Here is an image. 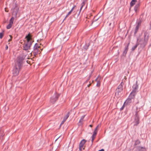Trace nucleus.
<instances>
[{
  "mask_svg": "<svg viewBox=\"0 0 151 151\" xmlns=\"http://www.w3.org/2000/svg\"><path fill=\"white\" fill-rule=\"evenodd\" d=\"M150 35V32L148 30H146L144 32L143 37L144 39L139 41V44L141 47H144L147 45L149 39Z\"/></svg>",
  "mask_w": 151,
  "mask_h": 151,
  "instance_id": "1",
  "label": "nucleus"
},
{
  "mask_svg": "<svg viewBox=\"0 0 151 151\" xmlns=\"http://www.w3.org/2000/svg\"><path fill=\"white\" fill-rule=\"evenodd\" d=\"M26 55H21L17 58V62L19 69H20L23 65V61L25 58Z\"/></svg>",
  "mask_w": 151,
  "mask_h": 151,
  "instance_id": "2",
  "label": "nucleus"
},
{
  "mask_svg": "<svg viewBox=\"0 0 151 151\" xmlns=\"http://www.w3.org/2000/svg\"><path fill=\"white\" fill-rule=\"evenodd\" d=\"M139 111H136L134 114V126H137L139 123V115L138 114Z\"/></svg>",
  "mask_w": 151,
  "mask_h": 151,
  "instance_id": "3",
  "label": "nucleus"
},
{
  "mask_svg": "<svg viewBox=\"0 0 151 151\" xmlns=\"http://www.w3.org/2000/svg\"><path fill=\"white\" fill-rule=\"evenodd\" d=\"M19 8L17 6V4H15L14 7L13 8L12 15L15 17H16L17 13L18 12Z\"/></svg>",
  "mask_w": 151,
  "mask_h": 151,
  "instance_id": "4",
  "label": "nucleus"
},
{
  "mask_svg": "<svg viewBox=\"0 0 151 151\" xmlns=\"http://www.w3.org/2000/svg\"><path fill=\"white\" fill-rule=\"evenodd\" d=\"M60 95L59 94H57L56 93H55L54 95L50 98V102L54 103L57 100Z\"/></svg>",
  "mask_w": 151,
  "mask_h": 151,
  "instance_id": "5",
  "label": "nucleus"
},
{
  "mask_svg": "<svg viewBox=\"0 0 151 151\" xmlns=\"http://www.w3.org/2000/svg\"><path fill=\"white\" fill-rule=\"evenodd\" d=\"M129 42L128 44L125 45L124 47V50L123 52L122 56L125 57L126 56V54L127 53V51L129 49Z\"/></svg>",
  "mask_w": 151,
  "mask_h": 151,
  "instance_id": "6",
  "label": "nucleus"
},
{
  "mask_svg": "<svg viewBox=\"0 0 151 151\" xmlns=\"http://www.w3.org/2000/svg\"><path fill=\"white\" fill-rule=\"evenodd\" d=\"M132 88V90L131 92L137 93V92L138 91V85L137 84V81H136V83L133 85Z\"/></svg>",
  "mask_w": 151,
  "mask_h": 151,
  "instance_id": "7",
  "label": "nucleus"
},
{
  "mask_svg": "<svg viewBox=\"0 0 151 151\" xmlns=\"http://www.w3.org/2000/svg\"><path fill=\"white\" fill-rule=\"evenodd\" d=\"M19 69V68L18 69L16 65L14 66L13 69V74L14 76H16L18 74Z\"/></svg>",
  "mask_w": 151,
  "mask_h": 151,
  "instance_id": "8",
  "label": "nucleus"
},
{
  "mask_svg": "<svg viewBox=\"0 0 151 151\" xmlns=\"http://www.w3.org/2000/svg\"><path fill=\"white\" fill-rule=\"evenodd\" d=\"M32 44L27 43H24V45L23 46V50L25 51H27L30 49Z\"/></svg>",
  "mask_w": 151,
  "mask_h": 151,
  "instance_id": "9",
  "label": "nucleus"
},
{
  "mask_svg": "<svg viewBox=\"0 0 151 151\" xmlns=\"http://www.w3.org/2000/svg\"><path fill=\"white\" fill-rule=\"evenodd\" d=\"M140 0L138 1V3L134 7V9L136 13H137L139 10L140 6Z\"/></svg>",
  "mask_w": 151,
  "mask_h": 151,
  "instance_id": "10",
  "label": "nucleus"
},
{
  "mask_svg": "<svg viewBox=\"0 0 151 151\" xmlns=\"http://www.w3.org/2000/svg\"><path fill=\"white\" fill-rule=\"evenodd\" d=\"M137 150L138 151H147V149L145 147L138 146L136 147Z\"/></svg>",
  "mask_w": 151,
  "mask_h": 151,
  "instance_id": "11",
  "label": "nucleus"
},
{
  "mask_svg": "<svg viewBox=\"0 0 151 151\" xmlns=\"http://www.w3.org/2000/svg\"><path fill=\"white\" fill-rule=\"evenodd\" d=\"M134 142V148H136L135 147H137V146L139 145L141 143L140 141L138 139L135 140Z\"/></svg>",
  "mask_w": 151,
  "mask_h": 151,
  "instance_id": "12",
  "label": "nucleus"
},
{
  "mask_svg": "<svg viewBox=\"0 0 151 151\" xmlns=\"http://www.w3.org/2000/svg\"><path fill=\"white\" fill-rule=\"evenodd\" d=\"M136 93L131 92L129 97V98H130L132 99H134L135 98L136 95Z\"/></svg>",
  "mask_w": 151,
  "mask_h": 151,
  "instance_id": "13",
  "label": "nucleus"
},
{
  "mask_svg": "<svg viewBox=\"0 0 151 151\" xmlns=\"http://www.w3.org/2000/svg\"><path fill=\"white\" fill-rule=\"evenodd\" d=\"M86 142V141L85 139H83L80 142L79 145L80 146V147H83L84 145Z\"/></svg>",
  "mask_w": 151,
  "mask_h": 151,
  "instance_id": "14",
  "label": "nucleus"
},
{
  "mask_svg": "<svg viewBox=\"0 0 151 151\" xmlns=\"http://www.w3.org/2000/svg\"><path fill=\"white\" fill-rule=\"evenodd\" d=\"M122 90H123L116 88V92L115 93V95L119 96V93H120Z\"/></svg>",
  "mask_w": 151,
  "mask_h": 151,
  "instance_id": "15",
  "label": "nucleus"
},
{
  "mask_svg": "<svg viewBox=\"0 0 151 151\" xmlns=\"http://www.w3.org/2000/svg\"><path fill=\"white\" fill-rule=\"evenodd\" d=\"M25 38L27 39V42L26 43L31 44H32V37H28Z\"/></svg>",
  "mask_w": 151,
  "mask_h": 151,
  "instance_id": "16",
  "label": "nucleus"
},
{
  "mask_svg": "<svg viewBox=\"0 0 151 151\" xmlns=\"http://www.w3.org/2000/svg\"><path fill=\"white\" fill-rule=\"evenodd\" d=\"M89 45L90 44L89 43H88L85 44V45L83 46V48L85 50H87Z\"/></svg>",
  "mask_w": 151,
  "mask_h": 151,
  "instance_id": "17",
  "label": "nucleus"
},
{
  "mask_svg": "<svg viewBox=\"0 0 151 151\" xmlns=\"http://www.w3.org/2000/svg\"><path fill=\"white\" fill-rule=\"evenodd\" d=\"M137 1V0H132L130 3V6L131 7L133 6Z\"/></svg>",
  "mask_w": 151,
  "mask_h": 151,
  "instance_id": "18",
  "label": "nucleus"
},
{
  "mask_svg": "<svg viewBox=\"0 0 151 151\" xmlns=\"http://www.w3.org/2000/svg\"><path fill=\"white\" fill-rule=\"evenodd\" d=\"M38 44H37V43H36L35 44V45L33 47L34 50L38 51L39 50L38 48Z\"/></svg>",
  "mask_w": 151,
  "mask_h": 151,
  "instance_id": "19",
  "label": "nucleus"
},
{
  "mask_svg": "<svg viewBox=\"0 0 151 151\" xmlns=\"http://www.w3.org/2000/svg\"><path fill=\"white\" fill-rule=\"evenodd\" d=\"M69 112H68V113L65 115L63 118V121H65L69 116Z\"/></svg>",
  "mask_w": 151,
  "mask_h": 151,
  "instance_id": "20",
  "label": "nucleus"
},
{
  "mask_svg": "<svg viewBox=\"0 0 151 151\" xmlns=\"http://www.w3.org/2000/svg\"><path fill=\"white\" fill-rule=\"evenodd\" d=\"M4 136V134L3 131L0 129V139L2 138Z\"/></svg>",
  "mask_w": 151,
  "mask_h": 151,
  "instance_id": "21",
  "label": "nucleus"
},
{
  "mask_svg": "<svg viewBox=\"0 0 151 151\" xmlns=\"http://www.w3.org/2000/svg\"><path fill=\"white\" fill-rule=\"evenodd\" d=\"M132 99L130 98L129 97H128L127 99V100L126 101L124 102V104L126 102L127 103L129 104L131 103L132 102L131 100Z\"/></svg>",
  "mask_w": 151,
  "mask_h": 151,
  "instance_id": "22",
  "label": "nucleus"
},
{
  "mask_svg": "<svg viewBox=\"0 0 151 151\" xmlns=\"http://www.w3.org/2000/svg\"><path fill=\"white\" fill-rule=\"evenodd\" d=\"M85 116L86 115H84L81 116L79 122V123H81V124H83L82 122L83 121V119L85 117Z\"/></svg>",
  "mask_w": 151,
  "mask_h": 151,
  "instance_id": "23",
  "label": "nucleus"
},
{
  "mask_svg": "<svg viewBox=\"0 0 151 151\" xmlns=\"http://www.w3.org/2000/svg\"><path fill=\"white\" fill-rule=\"evenodd\" d=\"M122 82L118 86L117 88V89L123 90V86L122 85Z\"/></svg>",
  "mask_w": 151,
  "mask_h": 151,
  "instance_id": "24",
  "label": "nucleus"
},
{
  "mask_svg": "<svg viewBox=\"0 0 151 151\" xmlns=\"http://www.w3.org/2000/svg\"><path fill=\"white\" fill-rule=\"evenodd\" d=\"M139 45V44H135L134 46H133L132 47V51H133L135 50V49L138 46V45Z\"/></svg>",
  "mask_w": 151,
  "mask_h": 151,
  "instance_id": "25",
  "label": "nucleus"
},
{
  "mask_svg": "<svg viewBox=\"0 0 151 151\" xmlns=\"http://www.w3.org/2000/svg\"><path fill=\"white\" fill-rule=\"evenodd\" d=\"M139 27L138 26H136L135 28V30L134 32V34H136L137 32Z\"/></svg>",
  "mask_w": 151,
  "mask_h": 151,
  "instance_id": "26",
  "label": "nucleus"
},
{
  "mask_svg": "<svg viewBox=\"0 0 151 151\" xmlns=\"http://www.w3.org/2000/svg\"><path fill=\"white\" fill-rule=\"evenodd\" d=\"M14 17H12L9 20V23L12 24L13 23V21H14Z\"/></svg>",
  "mask_w": 151,
  "mask_h": 151,
  "instance_id": "27",
  "label": "nucleus"
},
{
  "mask_svg": "<svg viewBox=\"0 0 151 151\" xmlns=\"http://www.w3.org/2000/svg\"><path fill=\"white\" fill-rule=\"evenodd\" d=\"M12 24L9 23L7 26L6 28L7 29H10L12 27Z\"/></svg>",
  "mask_w": 151,
  "mask_h": 151,
  "instance_id": "28",
  "label": "nucleus"
},
{
  "mask_svg": "<svg viewBox=\"0 0 151 151\" xmlns=\"http://www.w3.org/2000/svg\"><path fill=\"white\" fill-rule=\"evenodd\" d=\"M38 52V50H34L33 53L35 56L36 55H37Z\"/></svg>",
  "mask_w": 151,
  "mask_h": 151,
  "instance_id": "29",
  "label": "nucleus"
},
{
  "mask_svg": "<svg viewBox=\"0 0 151 151\" xmlns=\"http://www.w3.org/2000/svg\"><path fill=\"white\" fill-rule=\"evenodd\" d=\"M96 136H93V134L92 135V139H91V145L92 144L93 142L94 139H95Z\"/></svg>",
  "mask_w": 151,
  "mask_h": 151,
  "instance_id": "30",
  "label": "nucleus"
},
{
  "mask_svg": "<svg viewBox=\"0 0 151 151\" xmlns=\"http://www.w3.org/2000/svg\"><path fill=\"white\" fill-rule=\"evenodd\" d=\"M4 31L3 32L0 33V39H1L2 38V37L4 35V33H3Z\"/></svg>",
  "mask_w": 151,
  "mask_h": 151,
  "instance_id": "31",
  "label": "nucleus"
},
{
  "mask_svg": "<svg viewBox=\"0 0 151 151\" xmlns=\"http://www.w3.org/2000/svg\"><path fill=\"white\" fill-rule=\"evenodd\" d=\"M137 26H138V27H139V26H140V25L141 24V21H138V22H137Z\"/></svg>",
  "mask_w": 151,
  "mask_h": 151,
  "instance_id": "32",
  "label": "nucleus"
},
{
  "mask_svg": "<svg viewBox=\"0 0 151 151\" xmlns=\"http://www.w3.org/2000/svg\"><path fill=\"white\" fill-rule=\"evenodd\" d=\"M25 38L32 37V36L30 35V34L29 33L26 36Z\"/></svg>",
  "mask_w": 151,
  "mask_h": 151,
  "instance_id": "33",
  "label": "nucleus"
},
{
  "mask_svg": "<svg viewBox=\"0 0 151 151\" xmlns=\"http://www.w3.org/2000/svg\"><path fill=\"white\" fill-rule=\"evenodd\" d=\"M97 133V131H94L93 132V136H96Z\"/></svg>",
  "mask_w": 151,
  "mask_h": 151,
  "instance_id": "34",
  "label": "nucleus"
},
{
  "mask_svg": "<svg viewBox=\"0 0 151 151\" xmlns=\"http://www.w3.org/2000/svg\"><path fill=\"white\" fill-rule=\"evenodd\" d=\"M85 4V2L84 1H83L81 4V6L82 7H83Z\"/></svg>",
  "mask_w": 151,
  "mask_h": 151,
  "instance_id": "35",
  "label": "nucleus"
},
{
  "mask_svg": "<svg viewBox=\"0 0 151 151\" xmlns=\"http://www.w3.org/2000/svg\"><path fill=\"white\" fill-rule=\"evenodd\" d=\"M97 83L96 84V86L98 87H99L100 86V83H99V81H97Z\"/></svg>",
  "mask_w": 151,
  "mask_h": 151,
  "instance_id": "36",
  "label": "nucleus"
},
{
  "mask_svg": "<svg viewBox=\"0 0 151 151\" xmlns=\"http://www.w3.org/2000/svg\"><path fill=\"white\" fill-rule=\"evenodd\" d=\"M124 107V104L120 108V110L121 111L123 109Z\"/></svg>",
  "mask_w": 151,
  "mask_h": 151,
  "instance_id": "37",
  "label": "nucleus"
},
{
  "mask_svg": "<svg viewBox=\"0 0 151 151\" xmlns=\"http://www.w3.org/2000/svg\"><path fill=\"white\" fill-rule=\"evenodd\" d=\"M72 10H70L68 13V15H70L72 12Z\"/></svg>",
  "mask_w": 151,
  "mask_h": 151,
  "instance_id": "38",
  "label": "nucleus"
},
{
  "mask_svg": "<svg viewBox=\"0 0 151 151\" xmlns=\"http://www.w3.org/2000/svg\"><path fill=\"white\" fill-rule=\"evenodd\" d=\"M8 47L7 45H6L5 47V50H7L8 49Z\"/></svg>",
  "mask_w": 151,
  "mask_h": 151,
  "instance_id": "39",
  "label": "nucleus"
},
{
  "mask_svg": "<svg viewBox=\"0 0 151 151\" xmlns=\"http://www.w3.org/2000/svg\"><path fill=\"white\" fill-rule=\"evenodd\" d=\"M76 6H74L72 8V9H71V10H72V11H73V9Z\"/></svg>",
  "mask_w": 151,
  "mask_h": 151,
  "instance_id": "40",
  "label": "nucleus"
},
{
  "mask_svg": "<svg viewBox=\"0 0 151 151\" xmlns=\"http://www.w3.org/2000/svg\"><path fill=\"white\" fill-rule=\"evenodd\" d=\"M83 7H82V6H81V7L80 9V11L79 12V13H80Z\"/></svg>",
  "mask_w": 151,
  "mask_h": 151,
  "instance_id": "41",
  "label": "nucleus"
},
{
  "mask_svg": "<svg viewBox=\"0 0 151 151\" xmlns=\"http://www.w3.org/2000/svg\"><path fill=\"white\" fill-rule=\"evenodd\" d=\"M83 7H82V6H81V7L80 9V11L79 12V13H80Z\"/></svg>",
  "mask_w": 151,
  "mask_h": 151,
  "instance_id": "42",
  "label": "nucleus"
},
{
  "mask_svg": "<svg viewBox=\"0 0 151 151\" xmlns=\"http://www.w3.org/2000/svg\"><path fill=\"white\" fill-rule=\"evenodd\" d=\"M68 15V14L66 15V16H65V18H64V19L63 20V21L67 17H68V15Z\"/></svg>",
  "mask_w": 151,
  "mask_h": 151,
  "instance_id": "43",
  "label": "nucleus"
},
{
  "mask_svg": "<svg viewBox=\"0 0 151 151\" xmlns=\"http://www.w3.org/2000/svg\"><path fill=\"white\" fill-rule=\"evenodd\" d=\"M90 77H89L88 79H87V80L86 81V82H85V83H86V82H88V81H89V79H90Z\"/></svg>",
  "mask_w": 151,
  "mask_h": 151,
  "instance_id": "44",
  "label": "nucleus"
},
{
  "mask_svg": "<svg viewBox=\"0 0 151 151\" xmlns=\"http://www.w3.org/2000/svg\"><path fill=\"white\" fill-rule=\"evenodd\" d=\"M98 151H104V150L103 149H102L100 150H99Z\"/></svg>",
  "mask_w": 151,
  "mask_h": 151,
  "instance_id": "45",
  "label": "nucleus"
},
{
  "mask_svg": "<svg viewBox=\"0 0 151 151\" xmlns=\"http://www.w3.org/2000/svg\"><path fill=\"white\" fill-rule=\"evenodd\" d=\"M82 147H80V146L79 145V150H82Z\"/></svg>",
  "mask_w": 151,
  "mask_h": 151,
  "instance_id": "46",
  "label": "nucleus"
},
{
  "mask_svg": "<svg viewBox=\"0 0 151 151\" xmlns=\"http://www.w3.org/2000/svg\"><path fill=\"white\" fill-rule=\"evenodd\" d=\"M65 122V121H63H63H62V122H61V124L60 125H61V124H63V123H64V122Z\"/></svg>",
  "mask_w": 151,
  "mask_h": 151,
  "instance_id": "47",
  "label": "nucleus"
},
{
  "mask_svg": "<svg viewBox=\"0 0 151 151\" xmlns=\"http://www.w3.org/2000/svg\"><path fill=\"white\" fill-rule=\"evenodd\" d=\"M91 85V83H89V84H88V85H87V86L88 87H89Z\"/></svg>",
  "mask_w": 151,
  "mask_h": 151,
  "instance_id": "48",
  "label": "nucleus"
},
{
  "mask_svg": "<svg viewBox=\"0 0 151 151\" xmlns=\"http://www.w3.org/2000/svg\"><path fill=\"white\" fill-rule=\"evenodd\" d=\"M11 40H12L11 39H9V40H8V42H10V41H11Z\"/></svg>",
  "mask_w": 151,
  "mask_h": 151,
  "instance_id": "49",
  "label": "nucleus"
},
{
  "mask_svg": "<svg viewBox=\"0 0 151 151\" xmlns=\"http://www.w3.org/2000/svg\"><path fill=\"white\" fill-rule=\"evenodd\" d=\"M98 78V77H97V78L96 79H95V81H97V80Z\"/></svg>",
  "mask_w": 151,
  "mask_h": 151,
  "instance_id": "50",
  "label": "nucleus"
},
{
  "mask_svg": "<svg viewBox=\"0 0 151 151\" xmlns=\"http://www.w3.org/2000/svg\"><path fill=\"white\" fill-rule=\"evenodd\" d=\"M60 137V136H59L58 138H57L55 140V141H57L58 139Z\"/></svg>",
  "mask_w": 151,
  "mask_h": 151,
  "instance_id": "51",
  "label": "nucleus"
},
{
  "mask_svg": "<svg viewBox=\"0 0 151 151\" xmlns=\"http://www.w3.org/2000/svg\"><path fill=\"white\" fill-rule=\"evenodd\" d=\"M89 127H92V125L91 124L89 125Z\"/></svg>",
  "mask_w": 151,
  "mask_h": 151,
  "instance_id": "52",
  "label": "nucleus"
},
{
  "mask_svg": "<svg viewBox=\"0 0 151 151\" xmlns=\"http://www.w3.org/2000/svg\"><path fill=\"white\" fill-rule=\"evenodd\" d=\"M151 46V44H150L149 45V47H150Z\"/></svg>",
  "mask_w": 151,
  "mask_h": 151,
  "instance_id": "53",
  "label": "nucleus"
},
{
  "mask_svg": "<svg viewBox=\"0 0 151 151\" xmlns=\"http://www.w3.org/2000/svg\"><path fill=\"white\" fill-rule=\"evenodd\" d=\"M97 128H96H96H95V130H94V131H96V130H97Z\"/></svg>",
  "mask_w": 151,
  "mask_h": 151,
  "instance_id": "54",
  "label": "nucleus"
},
{
  "mask_svg": "<svg viewBox=\"0 0 151 151\" xmlns=\"http://www.w3.org/2000/svg\"><path fill=\"white\" fill-rule=\"evenodd\" d=\"M150 27H151V21L150 22Z\"/></svg>",
  "mask_w": 151,
  "mask_h": 151,
  "instance_id": "55",
  "label": "nucleus"
},
{
  "mask_svg": "<svg viewBox=\"0 0 151 151\" xmlns=\"http://www.w3.org/2000/svg\"><path fill=\"white\" fill-rule=\"evenodd\" d=\"M99 125H97L96 127L97 128H98V127H99Z\"/></svg>",
  "mask_w": 151,
  "mask_h": 151,
  "instance_id": "56",
  "label": "nucleus"
},
{
  "mask_svg": "<svg viewBox=\"0 0 151 151\" xmlns=\"http://www.w3.org/2000/svg\"><path fill=\"white\" fill-rule=\"evenodd\" d=\"M97 20H98V19H96V21Z\"/></svg>",
  "mask_w": 151,
  "mask_h": 151,
  "instance_id": "57",
  "label": "nucleus"
},
{
  "mask_svg": "<svg viewBox=\"0 0 151 151\" xmlns=\"http://www.w3.org/2000/svg\"><path fill=\"white\" fill-rule=\"evenodd\" d=\"M111 23H110V24H109V25H111Z\"/></svg>",
  "mask_w": 151,
  "mask_h": 151,
  "instance_id": "58",
  "label": "nucleus"
},
{
  "mask_svg": "<svg viewBox=\"0 0 151 151\" xmlns=\"http://www.w3.org/2000/svg\"><path fill=\"white\" fill-rule=\"evenodd\" d=\"M136 109H137V107Z\"/></svg>",
  "mask_w": 151,
  "mask_h": 151,
  "instance_id": "59",
  "label": "nucleus"
},
{
  "mask_svg": "<svg viewBox=\"0 0 151 151\" xmlns=\"http://www.w3.org/2000/svg\"><path fill=\"white\" fill-rule=\"evenodd\" d=\"M10 44V43L9 42L8 43V44Z\"/></svg>",
  "mask_w": 151,
  "mask_h": 151,
  "instance_id": "60",
  "label": "nucleus"
}]
</instances>
